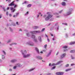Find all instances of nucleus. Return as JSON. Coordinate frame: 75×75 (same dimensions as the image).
Here are the masks:
<instances>
[{
	"label": "nucleus",
	"instance_id": "f257e3e1",
	"mask_svg": "<svg viewBox=\"0 0 75 75\" xmlns=\"http://www.w3.org/2000/svg\"><path fill=\"white\" fill-rule=\"evenodd\" d=\"M21 52L22 54L23 58H27V57H30V54H25L27 53V51L26 50H24V51H23V50H21Z\"/></svg>",
	"mask_w": 75,
	"mask_h": 75
},
{
	"label": "nucleus",
	"instance_id": "f03ea898",
	"mask_svg": "<svg viewBox=\"0 0 75 75\" xmlns=\"http://www.w3.org/2000/svg\"><path fill=\"white\" fill-rule=\"evenodd\" d=\"M50 14V12H48L47 13V14H49V15L45 18V20L46 21H48L52 17V15Z\"/></svg>",
	"mask_w": 75,
	"mask_h": 75
},
{
	"label": "nucleus",
	"instance_id": "7ed1b4c3",
	"mask_svg": "<svg viewBox=\"0 0 75 75\" xmlns=\"http://www.w3.org/2000/svg\"><path fill=\"white\" fill-rule=\"evenodd\" d=\"M32 34H37V31H31L30 33H27L26 35L27 37H30Z\"/></svg>",
	"mask_w": 75,
	"mask_h": 75
},
{
	"label": "nucleus",
	"instance_id": "20e7f679",
	"mask_svg": "<svg viewBox=\"0 0 75 75\" xmlns=\"http://www.w3.org/2000/svg\"><path fill=\"white\" fill-rule=\"evenodd\" d=\"M14 1H13L11 3V4H9L8 6H14V8H16V7H18V5H17L16 4H15L14 3Z\"/></svg>",
	"mask_w": 75,
	"mask_h": 75
},
{
	"label": "nucleus",
	"instance_id": "39448f33",
	"mask_svg": "<svg viewBox=\"0 0 75 75\" xmlns=\"http://www.w3.org/2000/svg\"><path fill=\"white\" fill-rule=\"evenodd\" d=\"M26 44H27V45H30V46H33V45H34L33 42L31 41L27 42L26 43Z\"/></svg>",
	"mask_w": 75,
	"mask_h": 75
},
{
	"label": "nucleus",
	"instance_id": "423d86ee",
	"mask_svg": "<svg viewBox=\"0 0 75 75\" xmlns=\"http://www.w3.org/2000/svg\"><path fill=\"white\" fill-rule=\"evenodd\" d=\"M61 62H62V61H60L56 64L55 63H53L52 64L51 66H55L56 65H59V64H60V63H61Z\"/></svg>",
	"mask_w": 75,
	"mask_h": 75
},
{
	"label": "nucleus",
	"instance_id": "0eeeda50",
	"mask_svg": "<svg viewBox=\"0 0 75 75\" xmlns=\"http://www.w3.org/2000/svg\"><path fill=\"white\" fill-rule=\"evenodd\" d=\"M72 14L71 12H70L69 11L67 12V13L64 14V15L65 16H67L70 15V14Z\"/></svg>",
	"mask_w": 75,
	"mask_h": 75
},
{
	"label": "nucleus",
	"instance_id": "6e6552de",
	"mask_svg": "<svg viewBox=\"0 0 75 75\" xmlns=\"http://www.w3.org/2000/svg\"><path fill=\"white\" fill-rule=\"evenodd\" d=\"M67 55V54L66 53L63 54H62L60 56L61 59H62V58H64L65 56Z\"/></svg>",
	"mask_w": 75,
	"mask_h": 75
},
{
	"label": "nucleus",
	"instance_id": "1a4fd4ad",
	"mask_svg": "<svg viewBox=\"0 0 75 75\" xmlns=\"http://www.w3.org/2000/svg\"><path fill=\"white\" fill-rule=\"evenodd\" d=\"M64 74V72H59L56 73V75H62Z\"/></svg>",
	"mask_w": 75,
	"mask_h": 75
},
{
	"label": "nucleus",
	"instance_id": "9d476101",
	"mask_svg": "<svg viewBox=\"0 0 75 75\" xmlns=\"http://www.w3.org/2000/svg\"><path fill=\"white\" fill-rule=\"evenodd\" d=\"M15 66H16L17 67H18L19 68H20V67H22V65H21V64L18 63L15 64Z\"/></svg>",
	"mask_w": 75,
	"mask_h": 75
},
{
	"label": "nucleus",
	"instance_id": "9b49d317",
	"mask_svg": "<svg viewBox=\"0 0 75 75\" xmlns=\"http://www.w3.org/2000/svg\"><path fill=\"white\" fill-rule=\"evenodd\" d=\"M11 13H14L15 11L16 10V9H14V8L12 7L11 8Z\"/></svg>",
	"mask_w": 75,
	"mask_h": 75
},
{
	"label": "nucleus",
	"instance_id": "f8f14e48",
	"mask_svg": "<svg viewBox=\"0 0 75 75\" xmlns=\"http://www.w3.org/2000/svg\"><path fill=\"white\" fill-rule=\"evenodd\" d=\"M38 40H39L40 42H41L42 41V39H41V36L38 37Z\"/></svg>",
	"mask_w": 75,
	"mask_h": 75
},
{
	"label": "nucleus",
	"instance_id": "ddd939ff",
	"mask_svg": "<svg viewBox=\"0 0 75 75\" xmlns=\"http://www.w3.org/2000/svg\"><path fill=\"white\" fill-rule=\"evenodd\" d=\"M38 59H42V57L40 56H37L36 57Z\"/></svg>",
	"mask_w": 75,
	"mask_h": 75
},
{
	"label": "nucleus",
	"instance_id": "4468645a",
	"mask_svg": "<svg viewBox=\"0 0 75 75\" xmlns=\"http://www.w3.org/2000/svg\"><path fill=\"white\" fill-rule=\"evenodd\" d=\"M17 59H13L11 60V62H12V63H14V62H17Z\"/></svg>",
	"mask_w": 75,
	"mask_h": 75
},
{
	"label": "nucleus",
	"instance_id": "2eb2a0df",
	"mask_svg": "<svg viewBox=\"0 0 75 75\" xmlns=\"http://www.w3.org/2000/svg\"><path fill=\"white\" fill-rule=\"evenodd\" d=\"M69 11H70V12H71V13H72V11H74V10L73 9H72V8H71L69 9Z\"/></svg>",
	"mask_w": 75,
	"mask_h": 75
},
{
	"label": "nucleus",
	"instance_id": "dca6fc26",
	"mask_svg": "<svg viewBox=\"0 0 75 75\" xmlns=\"http://www.w3.org/2000/svg\"><path fill=\"white\" fill-rule=\"evenodd\" d=\"M62 5L63 6H65L66 5V3L64 2H63L62 3Z\"/></svg>",
	"mask_w": 75,
	"mask_h": 75
},
{
	"label": "nucleus",
	"instance_id": "f3484780",
	"mask_svg": "<svg viewBox=\"0 0 75 75\" xmlns=\"http://www.w3.org/2000/svg\"><path fill=\"white\" fill-rule=\"evenodd\" d=\"M35 50H36V51L37 52H38V54H39V53H40V52H39V50H38V49L37 48L35 47Z\"/></svg>",
	"mask_w": 75,
	"mask_h": 75
},
{
	"label": "nucleus",
	"instance_id": "a211bd4d",
	"mask_svg": "<svg viewBox=\"0 0 75 75\" xmlns=\"http://www.w3.org/2000/svg\"><path fill=\"white\" fill-rule=\"evenodd\" d=\"M39 28V27L38 26H35L33 28V29H37V28Z\"/></svg>",
	"mask_w": 75,
	"mask_h": 75
},
{
	"label": "nucleus",
	"instance_id": "6ab92c4d",
	"mask_svg": "<svg viewBox=\"0 0 75 75\" xmlns=\"http://www.w3.org/2000/svg\"><path fill=\"white\" fill-rule=\"evenodd\" d=\"M75 42H71L69 43V45H72V44H75Z\"/></svg>",
	"mask_w": 75,
	"mask_h": 75
},
{
	"label": "nucleus",
	"instance_id": "aec40b11",
	"mask_svg": "<svg viewBox=\"0 0 75 75\" xmlns=\"http://www.w3.org/2000/svg\"><path fill=\"white\" fill-rule=\"evenodd\" d=\"M75 52V51L74 50H72L70 51V53H74Z\"/></svg>",
	"mask_w": 75,
	"mask_h": 75
},
{
	"label": "nucleus",
	"instance_id": "412c9836",
	"mask_svg": "<svg viewBox=\"0 0 75 75\" xmlns=\"http://www.w3.org/2000/svg\"><path fill=\"white\" fill-rule=\"evenodd\" d=\"M71 69H72L70 68L66 69L65 71H66V72H68V71H71Z\"/></svg>",
	"mask_w": 75,
	"mask_h": 75
},
{
	"label": "nucleus",
	"instance_id": "4be33fe9",
	"mask_svg": "<svg viewBox=\"0 0 75 75\" xmlns=\"http://www.w3.org/2000/svg\"><path fill=\"white\" fill-rule=\"evenodd\" d=\"M35 69V68H34L33 69H30V70H29L28 71L29 72H31V71H34Z\"/></svg>",
	"mask_w": 75,
	"mask_h": 75
},
{
	"label": "nucleus",
	"instance_id": "5701e85b",
	"mask_svg": "<svg viewBox=\"0 0 75 75\" xmlns=\"http://www.w3.org/2000/svg\"><path fill=\"white\" fill-rule=\"evenodd\" d=\"M2 53L4 54V55H6V52L4 50L2 51Z\"/></svg>",
	"mask_w": 75,
	"mask_h": 75
},
{
	"label": "nucleus",
	"instance_id": "b1692460",
	"mask_svg": "<svg viewBox=\"0 0 75 75\" xmlns=\"http://www.w3.org/2000/svg\"><path fill=\"white\" fill-rule=\"evenodd\" d=\"M2 59H5V56L4 55H2Z\"/></svg>",
	"mask_w": 75,
	"mask_h": 75
},
{
	"label": "nucleus",
	"instance_id": "393cba45",
	"mask_svg": "<svg viewBox=\"0 0 75 75\" xmlns=\"http://www.w3.org/2000/svg\"><path fill=\"white\" fill-rule=\"evenodd\" d=\"M34 41L35 42V43H37V42H38V41H37V39H34Z\"/></svg>",
	"mask_w": 75,
	"mask_h": 75
},
{
	"label": "nucleus",
	"instance_id": "a878e982",
	"mask_svg": "<svg viewBox=\"0 0 75 75\" xmlns=\"http://www.w3.org/2000/svg\"><path fill=\"white\" fill-rule=\"evenodd\" d=\"M51 52H50L47 54V57H49V56H50V55H51Z\"/></svg>",
	"mask_w": 75,
	"mask_h": 75
},
{
	"label": "nucleus",
	"instance_id": "bb28decb",
	"mask_svg": "<svg viewBox=\"0 0 75 75\" xmlns=\"http://www.w3.org/2000/svg\"><path fill=\"white\" fill-rule=\"evenodd\" d=\"M17 45V43H13L10 45Z\"/></svg>",
	"mask_w": 75,
	"mask_h": 75
},
{
	"label": "nucleus",
	"instance_id": "cd10ccee",
	"mask_svg": "<svg viewBox=\"0 0 75 75\" xmlns=\"http://www.w3.org/2000/svg\"><path fill=\"white\" fill-rule=\"evenodd\" d=\"M71 58L72 59H75V57L72 56V55H71Z\"/></svg>",
	"mask_w": 75,
	"mask_h": 75
},
{
	"label": "nucleus",
	"instance_id": "c85d7f7f",
	"mask_svg": "<svg viewBox=\"0 0 75 75\" xmlns=\"http://www.w3.org/2000/svg\"><path fill=\"white\" fill-rule=\"evenodd\" d=\"M68 48V46H64L63 47V48Z\"/></svg>",
	"mask_w": 75,
	"mask_h": 75
},
{
	"label": "nucleus",
	"instance_id": "c756f323",
	"mask_svg": "<svg viewBox=\"0 0 75 75\" xmlns=\"http://www.w3.org/2000/svg\"><path fill=\"white\" fill-rule=\"evenodd\" d=\"M31 6V4H29L27 6V7L29 8Z\"/></svg>",
	"mask_w": 75,
	"mask_h": 75
},
{
	"label": "nucleus",
	"instance_id": "7c9ffc66",
	"mask_svg": "<svg viewBox=\"0 0 75 75\" xmlns=\"http://www.w3.org/2000/svg\"><path fill=\"white\" fill-rule=\"evenodd\" d=\"M55 68H56V66H54L52 69H51L52 70H53V69H54Z\"/></svg>",
	"mask_w": 75,
	"mask_h": 75
},
{
	"label": "nucleus",
	"instance_id": "2f4dec72",
	"mask_svg": "<svg viewBox=\"0 0 75 75\" xmlns=\"http://www.w3.org/2000/svg\"><path fill=\"white\" fill-rule=\"evenodd\" d=\"M32 38H35V35H33L32 36Z\"/></svg>",
	"mask_w": 75,
	"mask_h": 75
},
{
	"label": "nucleus",
	"instance_id": "473e14b6",
	"mask_svg": "<svg viewBox=\"0 0 75 75\" xmlns=\"http://www.w3.org/2000/svg\"><path fill=\"white\" fill-rule=\"evenodd\" d=\"M56 37L55 36H54L53 38H52V40L53 41H54L55 40Z\"/></svg>",
	"mask_w": 75,
	"mask_h": 75
},
{
	"label": "nucleus",
	"instance_id": "72a5a7b5",
	"mask_svg": "<svg viewBox=\"0 0 75 75\" xmlns=\"http://www.w3.org/2000/svg\"><path fill=\"white\" fill-rule=\"evenodd\" d=\"M55 29L57 30H59V26H57V28H55Z\"/></svg>",
	"mask_w": 75,
	"mask_h": 75
},
{
	"label": "nucleus",
	"instance_id": "f704fd0d",
	"mask_svg": "<svg viewBox=\"0 0 75 75\" xmlns=\"http://www.w3.org/2000/svg\"><path fill=\"white\" fill-rule=\"evenodd\" d=\"M29 13L28 12H28H26V13H25V16H27V15H28V14Z\"/></svg>",
	"mask_w": 75,
	"mask_h": 75
},
{
	"label": "nucleus",
	"instance_id": "c9c22d12",
	"mask_svg": "<svg viewBox=\"0 0 75 75\" xmlns=\"http://www.w3.org/2000/svg\"><path fill=\"white\" fill-rule=\"evenodd\" d=\"M47 45L46 44L44 45V48H47Z\"/></svg>",
	"mask_w": 75,
	"mask_h": 75
},
{
	"label": "nucleus",
	"instance_id": "e433bc0d",
	"mask_svg": "<svg viewBox=\"0 0 75 75\" xmlns=\"http://www.w3.org/2000/svg\"><path fill=\"white\" fill-rule=\"evenodd\" d=\"M51 74L50 73H47L45 74V75H51Z\"/></svg>",
	"mask_w": 75,
	"mask_h": 75
},
{
	"label": "nucleus",
	"instance_id": "4c0bfd02",
	"mask_svg": "<svg viewBox=\"0 0 75 75\" xmlns=\"http://www.w3.org/2000/svg\"><path fill=\"white\" fill-rule=\"evenodd\" d=\"M37 33H41V31L40 30L36 31Z\"/></svg>",
	"mask_w": 75,
	"mask_h": 75
},
{
	"label": "nucleus",
	"instance_id": "58836bf2",
	"mask_svg": "<svg viewBox=\"0 0 75 75\" xmlns=\"http://www.w3.org/2000/svg\"><path fill=\"white\" fill-rule=\"evenodd\" d=\"M17 66H14L13 67V69H16V68H17Z\"/></svg>",
	"mask_w": 75,
	"mask_h": 75
},
{
	"label": "nucleus",
	"instance_id": "ea45409f",
	"mask_svg": "<svg viewBox=\"0 0 75 75\" xmlns=\"http://www.w3.org/2000/svg\"><path fill=\"white\" fill-rule=\"evenodd\" d=\"M19 13H16V17H17L18 16V14Z\"/></svg>",
	"mask_w": 75,
	"mask_h": 75
},
{
	"label": "nucleus",
	"instance_id": "a19ab883",
	"mask_svg": "<svg viewBox=\"0 0 75 75\" xmlns=\"http://www.w3.org/2000/svg\"><path fill=\"white\" fill-rule=\"evenodd\" d=\"M11 40H9L7 42V43H9V42H11Z\"/></svg>",
	"mask_w": 75,
	"mask_h": 75
},
{
	"label": "nucleus",
	"instance_id": "79ce46f5",
	"mask_svg": "<svg viewBox=\"0 0 75 75\" xmlns=\"http://www.w3.org/2000/svg\"><path fill=\"white\" fill-rule=\"evenodd\" d=\"M28 2L27 1H25L24 3H23V4H25L26 3H27Z\"/></svg>",
	"mask_w": 75,
	"mask_h": 75
},
{
	"label": "nucleus",
	"instance_id": "37998d69",
	"mask_svg": "<svg viewBox=\"0 0 75 75\" xmlns=\"http://www.w3.org/2000/svg\"><path fill=\"white\" fill-rule=\"evenodd\" d=\"M47 16V15H44L43 16V17H44V18H45V17H46Z\"/></svg>",
	"mask_w": 75,
	"mask_h": 75
},
{
	"label": "nucleus",
	"instance_id": "c03bdc74",
	"mask_svg": "<svg viewBox=\"0 0 75 75\" xmlns=\"http://www.w3.org/2000/svg\"><path fill=\"white\" fill-rule=\"evenodd\" d=\"M45 28H43L42 29V30H41V32H43L44 30H45Z\"/></svg>",
	"mask_w": 75,
	"mask_h": 75
},
{
	"label": "nucleus",
	"instance_id": "a18cd8bd",
	"mask_svg": "<svg viewBox=\"0 0 75 75\" xmlns=\"http://www.w3.org/2000/svg\"><path fill=\"white\" fill-rule=\"evenodd\" d=\"M65 67H69V64H67L66 65Z\"/></svg>",
	"mask_w": 75,
	"mask_h": 75
},
{
	"label": "nucleus",
	"instance_id": "49530a36",
	"mask_svg": "<svg viewBox=\"0 0 75 75\" xmlns=\"http://www.w3.org/2000/svg\"><path fill=\"white\" fill-rule=\"evenodd\" d=\"M2 8L4 11H6V9H5V8L3 7Z\"/></svg>",
	"mask_w": 75,
	"mask_h": 75
},
{
	"label": "nucleus",
	"instance_id": "de8ad7c7",
	"mask_svg": "<svg viewBox=\"0 0 75 75\" xmlns=\"http://www.w3.org/2000/svg\"><path fill=\"white\" fill-rule=\"evenodd\" d=\"M8 1V2L9 3H10V2H11V0H6V1Z\"/></svg>",
	"mask_w": 75,
	"mask_h": 75
},
{
	"label": "nucleus",
	"instance_id": "09e8293b",
	"mask_svg": "<svg viewBox=\"0 0 75 75\" xmlns=\"http://www.w3.org/2000/svg\"><path fill=\"white\" fill-rule=\"evenodd\" d=\"M62 24H64V25H68V24L67 23H62Z\"/></svg>",
	"mask_w": 75,
	"mask_h": 75
},
{
	"label": "nucleus",
	"instance_id": "8fccbe9b",
	"mask_svg": "<svg viewBox=\"0 0 75 75\" xmlns=\"http://www.w3.org/2000/svg\"><path fill=\"white\" fill-rule=\"evenodd\" d=\"M58 14H59L58 13H54V15H58Z\"/></svg>",
	"mask_w": 75,
	"mask_h": 75
},
{
	"label": "nucleus",
	"instance_id": "3c124183",
	"mask_svg": "<svg viewBox=\"0 0 75 75\" xmlns=\"http://www.w3.org/2000/svg\"><path fill=\"white\" fill-rule=\"evenodd\" d=\"M53 20H54V18H52L50 20V21H53Z\"/></svg>",
	"mask_w": 75,
	"mask_h": 75
},
{
	"label": "nucleus",
	"instance_id": "603ef678",
	"mask_svg": "<svg viewBox=\"0 0 75 75\" xmlns=\"http://www.w3.org/2000/svg\"><path fill=\"white\" fill-rule=\"evenodd\" d=\"M65 36L66 38H67L68 37V35L66 33L65 34Z\"/></svg>",
	"mask_w": 75,
	"mask_h": 75
},
{
	"label": "nucleus",
	"instance_id": "864d4df0",
	"mask_svg": "<svg viewBox=\"0 0 75 75\" xmlns=\"http://www.w3.org/2000/svg\"><path fill=\"white\" fill-rule=\"evenodd\" d=\"M75 64H71V66H74V65H75Z\"/></svg>",
	"mask_w": 75,
	"mask_h": 75
},
{
	"label": "nucleus",
	"instance_id": "5fc2aeb1",
	"mask_svg": "<svg viewBox=\"0 0 75 75\" xmlns=\"http://www.w3.org/2000/svg\"><path fill=\"white\" fill-rule=\"evenodd\" d=\"M62 11H63V10H61L60 11H59V13H62Z\"/></svg>",
	"mask_w": 75,
	"mask_h": 75
},
{
	"label": "nucleus",
	"instance_id": "6e6d98bb",
	"mask_svg": "<svg viewBox=\"0 0 75 75\" xmlns=\"http://www.w3.org/2000/svg\"><path fill=\"white\" fill-rule=\"evenodd\" d=\"M9 29L11 31H13V30L11 29V28H9Z\"/></svg>",
	"mask_w": 75,
	"mask_h": 75
},
{
	"label": "nucleus",
	"instance_id": "4d7b16f0",
	"mask_svg": "<svg viewBox=\"0 0 75 75\" xmlns=\"http://www.w3.org/2000/svg\"><path fill=\"white\" fill-rule=\"evenodd\" d=\"M51 63H50L49 65V66H50L51 67H52V66H51Z\"/></svg>",
	"mask_w": 75,
	"mask_h": 75
},
{
	"label": "nucleus",
	"instance_id": "13d9d810",
	"mask_svg": "<svg viewBox=\"0 0 75 75\" xmlns=\"http://www.w3.org/2000/svg\"><path fill=\"white\" fill-rule=\"evenodd\" d=\"M64 52L67 51H68V50H67V49H64Z\"/></svg>",
	"mask_w": 75,
	"mask_h": 75
},
{
	"label": "nucleus",
	"instance_id": "bf43d9fd",
	"mask_svg": "<svg viewBox=\"0 0 75 75\" xmlns=\"http://www.w3.org/2000/svg\"><path fill=\"white\" fill-rule=\"evenodd\" d=\"M6 15L8 16V11L6 12Z\"/></svg>",
	"mask_w": 75,
	"mask_h": 75
},
{
	"label": "nucleus",
	"instance_id": "052dcab7",
	"mask_svg": "<svg viewBox=\"0 0 75 75\" xmlns=\"http://www.w3.org/2000/svg\"><path fill=\"white\" fill-rule=\"evenodd\" d=\"M9 71H12V69H10L9 70Z\"/></svg>",
	"mask_w": 75,
	"mask_h": 75
},
{
	"label": "nucleus",
	"instance_id": "680f3d73",
	"mask_svg": "<svg viewBox=\"0 0 75 75\" xmlns=\"http://www.w3.org/2000/svg\"><path fill=\"white\" fill-rule=\"evenodd\" d=\"M58 54H59V52H57V54H56V55H58Z\"/></svg>",
	"mask_w": 75,
	"mask_h": 75
},
{
	"label": "nucleus",
	"instance_id": "e2e57ef3",
	"mask_svg": "<svg viewBox=\"0 0 75 75\" xmlns=\"http://www.w3.org/2000/svg\"><path fill=\"white\" fill-rule=\"evenodd\" d=\"M3 61H2V60H1V59H0V63H1Z\"/></svg>",
	"mask_w": 75,
	"mask_h": 75
},
{
	"label": "nucleus",
	"instance_id": "0e129e2a",
	"mask_svg": "<svg viewBox=\"0 0 75 75\" xmlns=\"http://www.w3.org/2000/svg\"><path fill=\"white\" fill-rule=\"evenodd\" d=\"M9 16L10 17H11V14H9Z\"/></svg>",
	"mask_w": 75,
	"mask_h": 75
},
{
	"label": "nucleus",
	"instance_id": "69168bd1",
	"mask_svg": "<svg viewBox=\"0 0 75 75\" xmlns=\"http://www.w3.org/2000/svg\"><path fill=\"white\" fill-rule=\"evenodd\" d=\"M2 16V15L1 14L0 15V18H1V17Z\"/></svg>",
	"mask_w": 75,
	"mask_h": 75
},
{
	"label": "nucleus",
	"instance_id": "338daca9",
	"mask_svg": "<svg viewBox=\"0 0 75 75\" xmlns=\"http://www.w3.org/2000/svg\"><path fill=\"white\" fill-rule=\"evenodd\" d=\"M45 37H47V38H48V36L46 34H45Z\"/></svg>",
	"mask_w": 75,
	"mask_h": 75
},
{
	"label": "nucleus",
	"instance_id": "774afa93",
	"mask_svg": "<svg viewBox=\"0 0 75 75\" xmlns=\"http://www.w3.org/2000/svg\"><path fill=\"white\" fill-rule=\"evenodd\" d=\"M47 41H48V42H50V40H49V39L47 38Z\"/></svg>",
	"mask_w": 75,
	"mask_h": 75
}]
</instances>
